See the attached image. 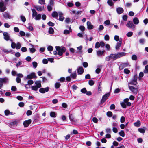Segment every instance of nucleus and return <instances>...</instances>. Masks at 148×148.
Wrapping results in <instances>:
<instances>
[{
    "instance_id": "nucleus-1",
    "label": "nucleus",
    "mask_w": 148,
    "mask_h": 148,
    "mask_svg": "<svg viewBox=\"0 0 148 148\" xmlns=\"http://www.w3.org/2000/svg\"><path fill=\"white\" fill-rule=\"evenodd\" d=\"M56 51L58 52V54L60 56L62 55L63 53L66 51V49L64 47H61L59 46H56Z\"/></svg>"
},
{
    "instance_id": "nucleus-2",
    "label": "nucleus",
    "mask_w": 148,
    "mask_h": 148,
    "mask_svg": "<svg viewBox=\"0 0 148 148\" xmlns=\"http://www.w3.org/2000/svg\"><path fill=\"white\" fill-rule=\"evenodd\" d=\"M8 79L7 77L0 78V89L3 86V84H6L8 82Z\"/></svg>"
},
{
    "instance_id": "nucleus-3",
    "label": "nucleus",
    "mask_w": 148,
    "mask_h": 148,
    "mask_svg": "<svg viewBox=\"0 0 148 148\" xmlns=\"http://www.w3.org/2000/svg\"><path fill=\"white\" fill-rule=\"evenodd\" d=\"M130 66L128 62L125 63H121L119 65V69L120 70L123 69L125 67Z\"/></svg>"
},
{
    "instance_id": "nucleus-4",
    "label": "nucleus",
    "mask_w": 148,
    "mask_h": 148,
    "mask_svg": "<svg viewBox=\"0 0 148 148\" xmlns=\"http://www.w3.org/2000/svg\"><path fill=\"white\" fill-rule=\"evenodd\" d=\"M137 76L134 75L129 84L134 85H136L137 84Z\"/></svg>"
},
{
    "instance_id": "nucleus-5",
    "label": "nucleus",
    "mask_w": 148,
    "mask_h": 148,
    "mask_svg": "<svg viewBox=\"0 0 148 148\" xmlns=\"http://www.w3.org/2000/svg\"><path fill=\"white\" fill-rule=\"evenodd\" d=\"M129 88L134 95H136L138 93V90L134 86H129Z\"/></svg>"
},
{
    "instance_id": "nucleus-6",
    "label": "nucleus",
    "mask_w": 148,
    "mask_h": 148,
    "mask_svg": "<svg viewBox=\"0 0 148 148\" xmlns=\"http://www.w3.org/2000/svg\"><path fill=\"white\" fill-rule=\"evenodd\" d=\"M109 96L110 94L109 93H107L104 95L102 97V98L101 99V103L102 104L104 103L108 98L109 97Z\"/></svg>"
},
{
    "instance_id": "nucleus-7",
    "label": "nucleus",
    "mask_w": 148,
    "mask_h": 148,
    "mask_svg": "<svg viewBox=\"0 0 148 148\" xmlns=\"http://www.w3.org/2000/svg\"><path fill=\"white\" fill-rule=\"evenodd\" d=\"M37 77L35 75V73L33 72L31 73V74L27 75L26 77V79H31L33 78L36 79Z\"/></svg>"
},
{
    "instance_id": "nucleus-8",
    "label": "nucleus",
    "mask_w": 148,
    "mask_h": 148,
    "mask_svg": "<svg viewBox=\"0 0 148 148\" xmlns=\"http://www.w3.org/2000/svg\"><path fill=\"white\" fill-rule=\"evenodd\" d=\"M4 39L8 41L10 40V36L9 33L6 32H5L3 33Z\"/></svg>"
},
{
    "instance_id": "nucleus-9",
    "label": "nucleus",
    "mask_w": 148,
    "mask_h": 148,
    "mask_svg": "<svg viewBox=\"0 0 148 148\" xmlns=\"http://www.w3.org/2000/svg\"><path fill=\"white\" fill-rule=\"evenodd\" d=\"M49 88V87H47L45 88H41L39 90V92L42 93H44L45 92H48Z\"/></svg>"
},
{
    "instance_id": "nucleus-10",
    "label": "nucleus",
    "mask_w": 148,
    "mask_h": 148,
    "mask_svg": "<svg viewBox=\"0 0 148 148\" xmlns=\"http://www.w3.org/2000/svg\"><path fill=\"white\" fill-rule=\"evenodd\" d=\"M23 75L22 74L19 73L17 75V77L16 78V81L17 83H20L21 82V78L23 77Z\"/></svg>"
},
{
    "instance_id": "nucleus-11",
    "label": "nucleus",
    "mask_w": 148,
    "mask_h": 148,
    "mask_svg": "<svg viewBox=\"0 0 148 148\" xmlns=\"http://www.w3.org/2000/svg\"><path fill=\"white\" fill-rule=\"evenodd\" d=\"M6 9V7L4 6V3L3 2H0V11L1 12H4Z\"/></svg>"
},
{
    "instance_id": "nucleus-12",
    "label": "nucleus",
    "mask_w": 148,
    "mask_h": 148,
    "mask_svg": "<svg viewBox=\"0 0 148 148\" xmlns=\"http://www.w3.org/2000/svg\"><path fill=\"white\" fill-rule=\"evenodd\" d=\"M3 16L4 18L6 19L11 18V16L9 13L7 12H5L3 14Z\"/></svg>"
},
{
    "instance_id": "nucleus-13",
    "label": "nucleus",
    "mask_w": 148,
    "mask_h": 148,
    "mask_svg": "<svg viewBox=\"0 0 148 148\" xmlns=\"http://www.w3.org/2000/svg\"><path fill=\"white\" fill-rule=\"evenodd\" d=\"M31 120L30 119L25 120L24 121L23 124L25 127H27L31 123Z\"/></svg>"
},
{
    "instance_id": "nucleus-14",
    "label": "nucleus",
    "mask_w": 148,
    "mask_h": 148,
    "mask_svg": "<svg viewBox=\"0 0 148 148\" xmlns=\"http://www.w3.org/2000/svg\"><path fill=\"white\" fill-rule=\"evenodd\" d=\"M77 73L79 74H82L84 72V69L82 67H79L77 69Z\"/></svg>"
},
{
    "instance_id": "nucleus-15",
    "label": "nucleus",
    "mask_w": 148,
    "mask_h": 148,
    "mask_svg": "<svg viewBox=\"0 0 148 148\" xmlns=\"http://www.w3.org/2000/svg\"><path fill=\"white\" fill-rule=\"evenodd\" d=\"M105 51L99 50L97 51V54L99 56H104L105 55Z\"/></svg>"
},
{
    "instance_id": "nucleus-16",
    "label": "nucleus",
    "mask_w": 148,
    "mask_h": 148,
    "mask_svg": "<svg viewBox=\"0 0 148 148\" xmlns=\"http://www.w3.org/2000/svg\"><path fill=\"white\" fill-rule=\"evenodd\" d=\"M58 13L59 16L58 20L61 21H62L64 19V18L63 16V14L60 12H58Z\"/></svg>"
},
{
    "instance_id": "nucleus-17",
    "label": "nucleus",
    "mask_w": 148,
    "mask_h": 148,
    "mask_svg": "<svg viewBox=\"0 0 148 148\" xmlns=\"http://www.w3.org/2000/svg\"><path fill=\"white\" fill-rule=\"evenodd\" d=\"M116 10L117 13L119 14L122 13L124 12L123 8L121 7H118L117 8Z\"/></svg>"
},
{
    "instance_id": "nucleus-18",
    "label": "nucleus",
    "mask_w": 148,
    "mask_h": 148,
    "mask_svg": "<svg viewBox=\"0 0 148 148\" xmlns=\"http://www.w3.org/2000/svg\"><path fill=\"white\" fill-rule=\"evenodd\" d=\"M87 28L88 29H92L93 28V26L91 25V23L90 21H88L87 23Z\"/></svg>"
},
{
    "instance_id": "nucleus-19",
    "label": "nucleus",
    "mask_w": 148,
    "mask_h": 148,
    "mask_svg": "<svg viewBox=\"0 0 148 148\" xmlns=\"http://www.w3.org/2000/svg\"><path fill=\"white\" fill-rule=\"evenodd\" d=\"M116 54L118 58H119L120 57L125 56L126 54V53L123 52H121L118 53Z\"/></svg>"
},
{
    "instance_id": "nucleus-20",
    "label": "nucleus",
    "mask_w": 148,
    "mask_h": 148,
    "mask_svg": "<svg viewBox=\"0 0 148 148\" xmlns=\"http://www.w3.org/2000/svg\"><path fill=\"white\" fill-rule=\"evenodd\" d=\"M19 120H14L10 123V125H17L19 123Z\"/></svg>"
},
{
    "instance_id": "nucleus-21",
    "label": "nucleus",
    "mask_w": 148,
    "mask_h": 148,
    "mask_svg": "<svg viewBox=\"0 0 148 148\" xmlns=\"http://www.w3.org/2000/svg\"><path fill=\"white\" fill-rule=\"evenodd\" d=\"M126 26L129 28H131L134 26V24L132 21H129L126 24Z\"/></svg>"
},
{
    "instance_id": "nucleus-22",
    "label": "nucleus",
    "mask_w": 148,
    "mask_h": 148,
    "mask_svg": "<svg viewBox=\"0 0 148 148\" xmlns=\"http://www.w3.org/2000/svg\"><path fill=\"white\" fill-rule=\"evenodd\" d=\"M58 13L56 11H54L52 13L51 15L53 18H54L56 19H57L58 17Z\"/></svg>"
},
{
    "instance_id": "nucleus-23",
    "label": "nucleus",
    "mask_w": 148,
    "mask_h": 148,
    "mask_svg": "<svg viewBox=\"0 0 148 148\" xmlns=\"http://www.w3.org/2000/svg\"><path fill=\"white\" fill-rule=\"evenodd\" d=\"M36 86L38 88H40L41 87V82L40 81H36L35 82Z\"/></svg>"
},
{
    "instance_id": "nucleus-24",
    "label": "nucleus",
    "mask_w": 148,
    "mask_h": 148,
    "mask_svg": "<svg viewBox=\"0 0 148 148\" xmlns=\"http://www.w3.org/2000/svg\"><path fill=\"white\" fill-rule=\"evenodd\" d=\"M110 57H111V59L115 60L117 59H118L117 57V54H114L111 53L110 54Z\"/></svg>"
},
{
    "instance_id": "nucleus-25",
    "label": "nucleus",
    "mask_w": 148,
    "mask_h": 148,
    "mask_svg": "<svg viewBox=\"0 0 148 148\" xmlns=\"http://www.w3.org/2000/svg\"><path fill=\"white\" fill-rule=\"evenodd\" d=\"M2 50L3 51L4 53L7 54L11 53L12 51L11 49H10L9 50H8V49L4 48L2 49Z\"/></svg>"
},
{
    "instance_id": "nucleus-26",
    "label": "nucleus",
    "mask_w": 148,
    "mask_h": 148,
    "mask_svg": "<svg viewBox=\"0 0 148 148\" xmlns=\"http://www.w3.org/2000/svg\"><path fill=\"white\" fill-rule=\"evenodd\" d=\"M34 8L37 10L38 11H42L43 9L44 6H43V7L42 8V7L40 6H35Z\"/></svg>"
},
{
    "instance_id": "nucleus-27",
    "label": "nucleus",
    "mask_w": 148,
    "mask_h": 148,
    "mask_svg": "<svg viewBox=\"0 0 148 148\" xmlns=\"http://www.w3.org/2000/svg\"><path fill=\"white\" fill-rule=\"evenodd\" d=\"M133 22L134 24L136 25L138 24L139 22L138 19L137 17H135L133 19Z\"/></svg>"
},
{
    "instance_id": "nucleus-28",
    "label": "nucleus",
    "mask_w": 148,
    "mask_h": 148,
    "mask_svg": "<svg viewBox=\"0 0 148 148\" xmlns=\"http://www.w3.org/2000/svg\"><path fill=\"white\" fill-rule=\"evenodd\" d=\"M77 76L76 73L75 71L73 73L70 75V77L73 79H75Z\"/></svg>"
},
{
    "instance_id": "nucleus-29",
    "label": "nucleus",
    "mask_w": 148,
    "mask_h": 148,
    "mask_svg": "<svg viewBox=\"0 0 148 148\" xmlns=\"http://www.w3.org/2000/svg\"><path fill=\"white\" fill-rule=\"evenodd\" d=\"M146 128L144 127L143 128H139L138 129V131L141 133H144L145 132V130Z\"/></svg>"
},
{
    "instance_id": "nucleus-30",
    "label": "nucleus",
    "mask_w": 148,
    "mask_h": 148,
    "mask_svg": "<svg viewBox=\"0 0 148 148\" xmlns=\"http://www.w3.org/2000/svg\"><path fill=\"white\" fill-rule=\"evenodd\" d=\"M32 17L34 18L37 15V12L34 9H32Z\"/></svg>"
},
{
    "instance_id": "nucleus-31",
    "label": "nucleus",
    "mask_w": 148,
    "mask_h": 148,
    "mask_svg": "<svg viewBox=\"0 0 148 148\" xmlns=\"http://www.w3.org/2000/svg\"><path fill=\"white\" fill-rule=\"evenodd\" d=\"M140 124H141V122H140V121H139V120H138L137 121V122H135L134 123V126L137 127H139L140 126Z\"/></svg>"
},
{
    "instance_id": "nucleus-32",
    "label": "nucleus",
    "mask_w": 148,
    "mask_h": 148,
    "mask_svg": "<svg viewBox=\"0 0 148 148\" xmlns=\"http://www.w3.org/2000/svg\"><path fill=\"white\" fill-rule=\"evenodd\" d=\"M48 31L49 34H53L54 32V30L51 27L49 28Z\"/></svg>"
},
{
    "instance_id": "nucleus-33",
    "label": "nucleus",
    "mask_w": 148,
    "mask_h": 148,
    "mask_svg": "<svg viewBox=\"0 0 148 148\" xmlns=\"http://www.w3.org/2000/svg\"><path fill=\"white\" fill-rule=\"evenodd\" d=\"M71 27H69V30H65L64 31V34H68L71 32Z\"/></svg>"
},
{
    "instance_id": "nucleus-34",
    "label": "nucleus",
    "mask_w": 148,
    "mask_h": 148,
    "mask_svg": "<svg viewBox=\"0 0 148 148\" xmlns=\"http://www.w3.org/2000/svg\"><path fill=\"white\" fill-rule=\"evenodd\" d=\"M69 118L71 122L75 121L74 116L72 114H69Z\"/></svg>"
},
{
    "instance_id": "nucleus-35",
    "label": "nucleus",
    "mask_w": 148,
    "mask_h": 148,
    "mask_svg": "<svg viewBox=\"0 0 148 148\" xmlns=\"http://www.w3.org/2000/svg\"><path fill=\"white\" fill-rule=\"evenodd\" d=\"M82 12V11H77V12L76 13V14L75 15V18L76 19H77L78 17V16H77V15H80L81 14Z\"/></svg>"
},
{
    "instance_id": "nucleus-36",
    "label": "nucleus",
    "mask_w": 148,
    "mask_h": 148,
    "mask_svg": "<svg viewBox=\"0 0 148 148\" xmlns=\"http://www.w3.org/2000/svg\"><path fill=\"white\" fill-rule=\"evenodd\" d=\"M107 3L110 6H112L114 4L112 0H108L107 1Z\"/></svg>"
},
{
    "instance_id": "nucleus-37",
    "label": "nucleus",
    "mask_w": 148,
    "mask_h": 148,
    "mask_svg": "<svg viewBox=\"0 0 148 148\" xmlns=\"http://www.w3.org/2000/svg\"><path fill=\"white\" fill-rule=\"evenodd\" d=\"M41 17V15L40 14H37L35 16V19L36 20H39L40 19Z\"/></svg>"
},
{
    "instance_id": "nucleus-38",
    "label": "nucleus",
    "mask_w": 148,
    "mask_h": 148,
    "mask_svg": "<svg viewBox=\"0 0 148 148\" xmlns=\"http://www.w3.org/2000/svg\"><path fill=\"white\" fill-rule=\"evenodd\" d=\"M50 116L52 117H56V113L54 112H51L50 113Z\"/></svg>"
},
{
    "instance_id": "nucleus-39",
    "label": "nucleus",
    "mask_w": 148,
    "mask_h": 148,
    "mask_svg": "<svg viewBox=\"0 0 148 148\" xmlns=\"http://www.w3.org/2000/svg\"><path fill=\"white\" fill-rule=\"evenodd\" d=\"M121 44L118 42L117 43L115 47V48L117 50H118L119 49V47L121 46Z\"/></svg>"
},
{
    "instance_id": "nucleus-40",
    "label": "nucleus",
    "mask_w": 148,
    "mask_h": 148,
    "mask_svg": "<svg viewBox=\"0 0 148 148\" xmlns=\"http://www.w3.org/2000/svg\"><path fill=\"white\" fill-rule=\"evenodd\" d=\"M21 46V43L19 42H17L16 44V48L17 49H18L20 48Z\"/></svg>"
},
{
    "instance_id": "nucleus-41",
    "label": "nucleus",
    "mask_w": 148,
    "mask_h": 148,
    "mask_svg": "<svg viewBox=\"0 0 148 148\" xmlns=\"http://www.w3.org/2000/svg\"><path fill=\"white\" fill-rule=\"evenodd\" d=\"M107 116L109 117H110L112 116V113L111 111H108L107 112Z\"/></svg>"
},
{
    "instance_id": "nucleus-42",
    "label": "nucleus",
    "mask_w": 148,
    "mask_h": 148,
    "mask_svg": "<svg viewBox=\"0 0 148 148\" xmlns=\"http://www.w3.org/2000/svg\"><path fill=\"white\" fill-rule=\"evenodd\" d=\"M61 85V84L59 82H56L55 84V87L57 89L59 88Z\"/></svg>"
},
{
    "instance_id": "nucleus-43",
    "label": "nucleus",
    "mask_w": 148,
    "mask_h": 148,
    "mask_svg": "<svg viewBox=\"0 0 148 148\" xmlns=\"http://www.w3.org/2000/svg\"><path fill=\"white\" fill-rule=\"evenodd\" d=\"M29 50L30 51V53H34L36 51V49L34 48H29Z\"/></svg>"
},
{
    "instance_id": "nucleus-44",
    "label": "nucleus",
    "mask_w": 148,
    "mask_h": 148,
    "mask_svg": "<svg viewBox=\"0 0 148 148\" xmlns=\"http://www.w3.org/2000/svg\"><path fill=\"white\" fill-rule=\"evenodd\" d=\"M20 18L21 20L23 22H25L26 21V19L25 17L23 15H21Z\"/></svg>"
},
{
    "instance_id": "nucleus-45",
    "label": "nucleus",
    "mask_w": 148,
    "mask_h": 148,
    "mask_svg": "<svg viewBox=\"0 0 148 148\" xmlns=\"http://www.w3.org/2000/svg\"><path fill=\"white\" fill-rule=\"evenodd\" d=\"M119 135L122 137H124L125 136V133L123 131L121 130L120 132H119Z\"/></svg>"
},
{
    "instance_id": "nucleus-46",
    "label": "nucleus",
    "mask_w": 148,
    "mask_h": 148,
    "mask_svg": "<svg viewBox=\"0 0 148 148\" xmlns=\"http://www.w3.org/2000/svg\"><path fill=\"white\" fill-rule=\"evenodd\" d=\"M144 72L145 73H148V65L145 66V69L144 71Z\"/></svg>"
},
{
    "instance_id": "nucleus-47",
    "label": "nucleus",
    "mask_w": 148,
    "mask_h": 148,
    "mask_svg": "<svg viewBox=\"0 0 148 148\" xmlns=\"http://www.w3.org/2000/svg\"><path fill=\"white\" fill-rule=\"evenodd\" d=\"M31 88L33 90L37 91L38 89V88H38L36 86H32Z\"/></svg>"
},
{
    "instance_id": "nucleus-48",
    "label": "nucleus",
    "mask_w": 148,
    "mask_h": 148,
    "mask_svg": "<svg viewBox=\"0 0 148 148\" xmlns=\"http://www.w3.org/2000/svg\"><path fill=\"white\" fill-rule=\"evenodd\" d=\"M124 72L125 73L128 74L130 72V71L127 69H124Z\"/></svg>"
},
{
    "instance_id": "nucleus-49",
    "label": "nucleus",
    "mask_w": 148,
    "mask_h": 148,
    "mask_svg": "<svg viewBox=\"0 0 148 148\" xmlns=\"http://www.w3.org/2000/svg\"><path fill=\"white\" fill-rule=\"evenodd\" d=\"M105 47L106 48L107 50L109 51L110 50V45L108 44H105Z\"/></svg>"
},
{
    "instance_id": "nucleus-50",
    "label": "nucleus",
    "mask_w": 148,
    "mask_h": 148,
    "mask_svg": "<svg viewBox=\"0 0 148 148\" xmlns=\"http://www.w3.org/2000/svg\"><path fill=\"white\" fill-rule=\"evenodd\" d=\"M100 47V43L98 42H97L95 45V47L96 48H98Z\"/></svg>"
},
{
    "instance_id": "nucleus-51",
    "label": "nucleus",
    "mask_w": 148,
    "mask_h": 148,
    "mask_svg": "<svg viewBox=\"0 0 148 148\" xmlns=\"http://www.w3.org/2000/svg\"><path fill=\"white\" fill-rule=\"evenodd\" d=\"M132 59L134 60H136L137 59V56L135 55H133L132 56Z\"/></svg>"
},
{
    "instance_id": "nucleus-52",
    "label": "nucleus",
    "mask_w": 148,
    "mask_h": 148,
    "mask_svg": "<svg viewBox=\"0 0 148 148\" xmlns=\"http://www.w3.org/2000/svg\"><path fill=\"white\" fill-rule=\"evenodd\" d=\"M133 32H130L127 33L126 35L127 37H131L133 35Z\"/></svg>"
},
{
    "instance_id": "nucleus-53",
    "label": "nucleus",
    "mask_w": 148,
    "mask_h": 148,
    "mask_svg": "<svg viewBox=\"0 0 148 148\" xmlns=\"http://www.w3.org/2000/svg\"><path fill=\"white\" fill-rule=\"evenodd\" d=\"M32 65L33 67L36 68L38 64L36 62L34 61L32 62Z\"/></svg>"
},
{
    "instance_id": "nucleus-54",
    "label": "nucleus",
    "mask_w": 148,
    "mask_h": 148,
    "mask_svg": "<svg viewBox=\"0 0 148 148\" xmlns=\"http://www.w3.org/2000/svg\"><path fill=\"white\" fill-rule=\"evenodd\" d=\"M79 28L80 29L82 32L84 31L85 29V27L84 26L82 25L80 26L79 27Z\"/></svg>"
},
{
    "instance_id": "nucleus-55",
    "label": "nucleus",
    "mask_w": 148,
    "mask_h": 148,
    "mask_svg": "<svg viewBox=\"0 0 148 148\" xmlns=\"http://www.w3.org/2000/svg\"><path fill=\"white\" fill-rule=\"evenodd\" d=\"M21 51L23 52H26L27 51V49L25 47H23L21 49Z\"/></svg>"
},
{
    "instance_id": "nucleus-56",
    "label": "nucleus",
    "mask_w": 148,
    "mask_h": 148,
    "mask_svg": "<svg viewBox=\"0 0 148 148\" xmlns=\"http://www.w3.org/2000/svg\"><path fill=\"white\" fill-rule=\"evenodd\" d=\"M81 92L83 93H85L87 92L86 89L85 88H84L82 89L81 90Z\"/></svg>"
},
{
    "instance_id": "nucleus-57",
    "label": "nucleus",
    "mask_w": 148,
    "mask_h": 148,
    "mask_svg": "<svg viewBox=\"0 0 148 148\" xmlns=\"http://www.w3.org/2000/svg\"><path fill=\"white\" fill-rule=\"evenodd\" d=\"M112 125L113 127H118V124L116 122L112 123Z\"/></svg>"
},
{
    "instance_id": "nucleus-58",
    "label": "nucleus",
    "mask_w": 148,
    "mask_h": 148,
    "mask_svg": "<svg viewBox=\"0 0 148 148\" xmlns=\"http://www.w3.org/2000/svg\"><path fill=\"white\" fill-rule=\"evenodd\" d=\"M4 113L5 115L8 116L10 112L9 110H6L5 111Z\"/></svg>"
},
{
    "instance_id": "nucleus-59",
    "label": "nucleus",
    "mask_w": 148,
    "mask_h": 148,
    "mask_svg": "<svg viewBox=\"0 0 148 148\" xmlns=\"http://www.w3.org/2000/svg\"><path fill=\"white\" fill-rule=\"evenodd\" d=\"M53 49V47L51 46H49L47 47L48 51H52Z\"/></svg>"
},
{
    "instance_id": "nucleus-60",
    "label": "nucleus",
    "mask_w": 148,
    "mask_h": 148,
    "mask_svg": "<svg viewBox=\"0 0 148 148\" xmlns=\"http://www.w3.org/2000/svg\"><path fill=\"white\" fill-rule=\"evenodd\" d=\"M110 37L108 35H106L104 36V39L105 40L108 41L109 40Z\"/></svg>"
},
{
    "instance_id": "nucleus-61",
    "label": "nucleus",
    "mask_w": 148,
    "mask_h": 148,
    "mask_svg": "<svg viewBox=\"0 0 148 148\" xmlns=\"http://www.w3.org/2000/svg\"><path fill=\"white\" fill-rule=\"evenodd\" d=\"M90 86H92L94 84V82L92 80H90L88 82Z\"/></svg>"
},
{
    "instance_id": "nucleus-62",
    "label": "nucleus",
    "mask_w": 148,
    "mask_h": 148,
    "mask_svg": "<svg viewBox=\"0 0 148 148\" xmlns=\"http://www.w3.org/2000/svg\"><path fill=\"white\" fill-rule=\"evenodd\" d=\"M11 90L13 91H15L17 90V88L16 86H12L11 87Z\"/></svg>"
},
{
    "instance_id": "nucleus-63",
    "label": "nucleus",
    "mask_w": 148,
    "mask_h": 148,
    "mask_svg": "<svg viewBox=\"0 0 148 148\" xmlns=\"http://www.w3.org/2000/svg\"><path fill=\"white\" fill-rule=\"evenodd\" d=\"M102 88L101 87V86L100 84H99L98 87V90L99 92L101 93V92Z\"/></svg>"
},
{
    "instance_id": "nucleus-64",
    "label": "nucleus",
    "mask_w": 148,
    "mask_h": 148,
    "mask_svg": "<svg viewBox=\"0 0 148 148\" xmlns=\"http://www.w3.org/2000/svg\"><path fill=\"white\" fill-rule=\"evenodd\" d=\"M125 121V118L124 116H122L120 119V122L121 123H124Z\"/></svg>"
}]
</instances>
